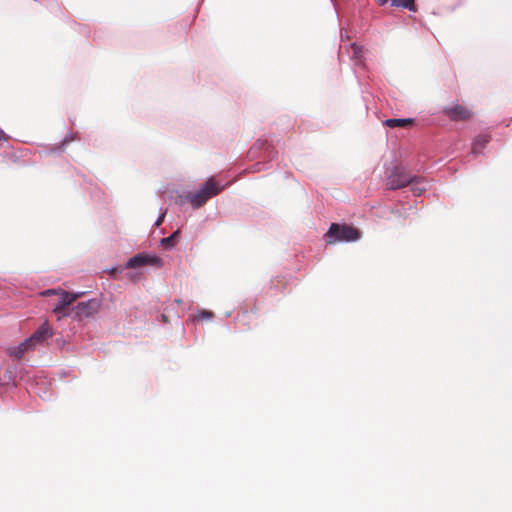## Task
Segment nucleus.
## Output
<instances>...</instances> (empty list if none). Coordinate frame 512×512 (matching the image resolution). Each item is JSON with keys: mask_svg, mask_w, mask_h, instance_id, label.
<instances>
[{"mask_svg": "<svg viewBox=\"0 0 512 512\" xmlns=\"http://www.w3.org/2000/svg\"><path fill=\"white\" fill-rule=\"evenodd\" d=\"M421 181L418 177H412L409 175L404 168L395 167L386 180V186L388 189L395 190L403 188L409 184L412 185V190L417 192L418 195L421 194L422 191H425V187L418 188L415 185L420 184Z\"/></svg>", "mask_w": 512, "mask_h": 512, "instance_id": "nucleus-1", "label": "nucleus"}, {"mask_svg": "<svg viewBox=\"0 0 512 512\" xmlns=\"http://www.w3.org/2000/svg\"><path fill=\"white\" fill-rule=\"evenodd\" d=\"M325 236L328 244H334L338 241H356L361 237V232L350 225L333 223Z\"/></svg>", "mask_w": 512, "mask_h": 512, "instance_id": "nucleus-2", "label": "nucleus"}, {"mask_svg": "<svg viewBox=\"0 0 512 512\" xmlns=\"http://www.w3.org/2000/svg\"><path fill=\"white\" fill-rule=\"evenodd\" d=\"M222 189L223 187L218 185L213 178H209L200 190L189 193L187 199L194 208H199L204 205L209 198L221 192Z\"/></svg>", "mask_w": 512, "mask_h": 512, "instance_id": "nucleus-3", "label": "nucleus"}, {"mask_svg": "<svg viewBox=\"0 0 512 512\" xmlns=\"http://www.w3.org/2000/svg\"><path fill=\"white\" fill-rule=\"evenodd\" d=\"M42 296H49V295H56L58 296L59 300L58 303L53 308V312L55 314H58L59 317L68 315L67 308L69 305H71L81 294H71L64 290H54L49 289L46 291L41 292Z\"/></svg>", "mask_w": 512, "mask_h": 512, "instance_id": "nucleus-4", "label": "nucleus"}, {"mask_svg": "<svg viewBox=\"0 0 512 512\" xmlns=\"http://www.w3.org/2000/svg\"><path fill=\"white\" fill-rule=\"evenodd\" d=\"M100 309V301L98 299H90L86 302H79L72 308L74 317L82 320L96 314Z\"/></svg>", "mask_w": 512, "mask_h": 512, "instance_id": "nucleus-5", "label": "nucleus"}, {"mask_svg": "<svg viewBox=\"0 0 512 512\" xmlns=\"http://www.w3.org/2000/svg\"><path fill=\"white\" fill-rule=\"evenodd\" d=\"M145 265L161 267L162 259L156 255L139 253L128 260L126 267L127 268H138V267H142Z\"/></svg>", "mask_w": 512, "mask_h": 512, "instance_id": "nucleus-6", "label": "nucleus"}, {"mask_svg": "<svg viewBox=\"0 0 512 512\" xmlns=\"http://www.w3.org/2000/svg\"><path fill=\"white\" fill-rule=\"evenodd\" d=\"M32 350V336L26 338L22 343L17 346H12L7 349V354L14 361H23L26 355Z\"/></svg>", "mask_w": 512, "mask_h": 512, "instance_id": "nucleus-7", "label": "nucleus"}, {"mask_svg": "<svg viewBox=\"0 0 512 512\" xmlns=\"http://www.w3.org/2000/svg\"><path fill=\"white\" fill-rule=\"evenodd\" d=\"M53 330L47 321H45L35 332H34V344L37 342H43L46 339L52 337Z\"/></svg>", "mask_w": 512, "mask_h": 512, "instance_id": "nucleus-8", "label": "nucleus"}, {"mask_svg": "<svg viewBox=\"0 0 512 512\" xmlns=\"http://www.w3.org/2000/svg\"><path fill=\"white\" fill-rule=\"evenodd\" d=\"M447 114L452 119H467L470 117V111L460 105H455L447 110Z\"/></svg>", "mask_w": 512, "mask_h": 512, "instance_id": "nucleus-9", "label": "nucleus"}, {"mask_svg": "<svg viewBox=\"0 0 512 512\" xmlns=\"http://www.w3.org/2000/svg\"><path fill=\"white\" fill-rule=\"evenodd\" d=\"M490 137L487 134H480L472 144V152L478 154L481 149L489 142Z\"/></svg>", "mask_w": 512, "mask_h": 512, "instance_id": "nucleus-10", "label": "nucleus"}, {"mask_svg": "<svg viewBox=\"0 0 512 512\" xmlns=\"http://www.w3.org/2000/svg\"><path fill=\"white\" fill-rule=\"evenodd\" d=\"M180 231L176 230L169 237L162 238L161 245L166 249H171L175 246L177 239L179 238Z\"/></svg>", "mask_w": 512, "mask_h": 512, "instance_id": "nucleus-11", "label": "nucleus"}, {"mask_svg": "<svg viewBox=\"0 0 512 512\" xmlns=\"http://www.w3.org/2000/svg\"><path fill=\"white\" fill-rule=\"evenodd\" d=\"M385 124L390 127L395 126H406V125H414V119L412 118H403V119H388L385 121Z\"/></svg>", "mask_w": 512, "mask_h": 512, "instance_id": "nucleus-12", "label": "nucleus"}, {"mask_svg": "<svg viewBox=\"0 0 512 512\" xmlns=\"http://www.w3.org/2000/svg\"><path fill=\"white\" fill-rule=\"evenodd\" d=\"M391 5L394 7L406 8L411 11L415 10V0H390Z\"/></svg>", "mask_w": 512, "mask_h": 512, "instance_id": "nucleus-13", "label": "nucleus"}, {"mask_svg": "<svg viewBox=\"0 0 512 512\" xmlns=\"http://www.w3.org/2000/svg\"><path fill=\"white\" fill-rule=\"evenodd\" d=\"M213 317V313L211 311L202 310L198 314V318L200 319H211Z\"/></svg>", "mask_w": 512, "mask_h": 512, "instance_id": "nucleus-14", "label": "nucleus"}, {"mask_svg": "<svg viewBox=\"0 0 512 512\" xmlns=\"http://www.w3.org/2000/svg\"><path fill=\"white\" fill-rule=\"evenodd\" d=\"M379 5L384 6L386 5L390 0H376Z\"/></svg>", "mask_w": 512, "mask_h": 512, "instance_id": "nucleus-15", "label": "nucleus"}, {"mask_svg": "<svg viewBox=\"0 0 512 512\" xmlns=\"http://www.w3.org/2000/svg\"><path fill=\"white\" fill-rule=\"evenodd\" d=\"M164 215H162L156 222V225L159 226L163 222Z\"/></svg>", "mask_w": 512, "mask_h": 512, "instance_id": "nucleus-16", "label": "nucleus"}, {"mask_svg": "<svg viewBox=\"0 0 512 512\" xmlns=\"http://www.w3.org/2000/svg\"><path fill=\"white\" fill-rule=\"evenodd\" d=\"M162 319H163V321H165V322L167 321V318H166V316H165L164 314L162 315Z\"/></svg>", "mask_w": 512, "mask_h": 512, "instance_id": "nucleus-17", "label": "nucleus"}]
</instances>
